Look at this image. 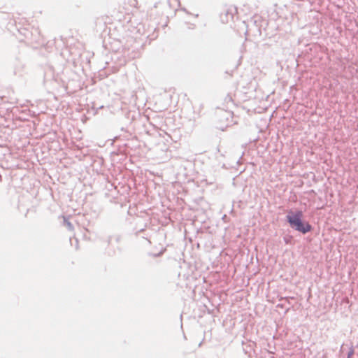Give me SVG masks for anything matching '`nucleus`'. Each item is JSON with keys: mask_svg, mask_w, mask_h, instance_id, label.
Returning <instances> with one entry per match:
<instances>
[{"mask_svg": "<svg viewBox=\"0 0 358 358\" xmlns=\"http://www.w3.org/2000/svg\"><path fill=\"white\" fill-rule=\"evenodd\" d=\"M303 216L302 211L290 210L288 212L286 218L292 228L303 234H306L311 231L312 227L308 222H303Z\"/></svg>", "mask_w": 358, "mask_h": 358, "instance_id": "f257e3e1", "label": "nucleus"}, {"mask_svg": "<svg viewBox=\"0 0 358 358\" xmlns=\"http://www.w3.org/2000/svg\"><path fill=\"white\" fill-rule=\"evenodd\" d=\"M353 353H354L353 350H351V351L349 352V354H348V357L351 358V357H352V355H353Z\"/></svg>", "mask_w": 358, "mask_h": 358, "instance_id": "7ed1b4c3", "label": "nucleus"}, {"mask_svg": "<svg viewBox=\"0 0 358 358\" xmlns=\"http://www.w3.org/2000/svg\"><path fill=\"white\" fill-rule=\"evenodd\" d=\"M348 358H350V357H348Z\"/></svg>", "mask_w": 358, "mask_h": 358, "instance_id": "20e7f679", "label": "nucleus"}, {"mask_svg": "<svg viewBox=\"0 0 358 358\" xmlns=\"http://www.w3.org/2000/svg\"><path fill=\"white\" fill-rule=\"evenodd\" d=\"M236 13V8L231 7L221 13V21L224 24H227L234 20V13Z\"/></svg>", "mask_w": 358, "mask_h": 358, "instance_id": "f03ea898", "label": "nucleus"}]
</instances>
